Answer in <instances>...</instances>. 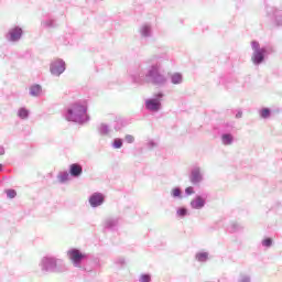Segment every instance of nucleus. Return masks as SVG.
Segmentation results:
<instances>
[{
	"mask_svg": "<svg viewBox=\"0 0 282 282\" xmlns=\"http://www.w3.org/2000/svg\"><path fill=\"white\" fill-rule=\"evenodd\" d=\"M189 206L193 210H202L206 206V197L197 195L191 200Z\"/></svg>",
	"mask_w": 282,
	"mask_h": 282,
	"instance_id": "2eb2a0df",
	"label": "nucleus"
},
{
	"mask_svg": "<svg viewBox=\"0 0 282 282\" xmlns=\"http://www.w3.org/2000/svg\"><path fill=\"white\" fill-rule=\"evenodd\" d=\"M147 147L148 149H155V147H158V142H155L154 140H149L147 142Z\"/></svg>",
	"mask_w": 282,
	"mask_h": 282,
	"instance_id": "f704fd0d",
	"label": "nucleus"
},
{
	"mask_svg": "<svg viewBox=\"0 0 282 282\" xmlns=\"http://www.w3.org/2000/svg\"><path fill=\"white\" fill-rule=\"evenodd\" d=\"M269 17L276 28H282V10L271 9L269 11Z\"/></svg>",
	"mask_w": 282,
	"mask_h": 282,
	"instance_id": "4468645a",
	"label": "nucleus"
},
{
	"mask_svg": "<svg viewBox=\"0 0 282 282\" xmlns=\"http://www.w3.org/2000/svg\"><path fill=\"white\" fill-rule=\"evenodd\" d=\"M57 182L58 184H66V182H69V172L67 171L58 172Z\"/></svg>",
	"mask_w": 282,
	"mask_h": 282,
	"instance_id": "412c9836",
	"label": "nucleus"
},
{
	"mask_svg": "<svg viewBox=\"0 0 282 282\" xmlns=\"http://www.w3.org/2000/svg\"><path fill=\"white\" fill-rule=\"evenodd\" d=\"M171 197H173V199H182V188L180 187L172 188Z\"/></svg>",
	"mask_w": 282,
	"mask_h": 282,
	"instance_id": "5701e85b",
	"label": "nucleus"
},
{
	"mask_svg": "<svg viewBox=\"0 0 282 282\" xmlns=\"http://www.w3.org/2000/svg\"><path fill=\"white\" fill-rule=\"evenodd\" d=\"M262 246H263L264 248H271V246H272V238H265V239H263V240H262Z\"/></svg>",
	"mask_w": 282,
	"mask_h": 282,
	"instance_id": "473e14b6",
	"label": "nucleus"
},
{
	"mask_svg": "<svg viewBox=\"0 0 282 282\" xmlns=\"http://www.w3.org/2000/svg\"><path fill=\"white\" fill-rule=\"evenodd\" d=\"M163 93L154 94L152 98L145 99V109L148 111L158 112L162 109Z\"/></svg>",
	"mask_w": 282,
	"mask_h": 282,
	"instance_id": "423d86ee",
	"label": "nucleus"
},
{
	"mask_svg": "<svg viewBox=\"0 0 282 282\" xmlns=\"http://www.w3.org/2000/svg\"><path fill=\"white\" fill-rule=\"evenodd\" d=\"M116 129V131H118V128H115Z\"/></svg>",
	"mask_w": 282,
	"mask_h": 282,
	"instance_id": "a19ab883",
	"label": "nucleus"
},
{
	"mask_svg": "<svg viewBox=\"0 0 282 282\" xmlns=\"http://www.w3.org/2000/svg\"><path fill=\"white\" fill-rule=\"evenodd\" d=\"M252 56L251 61L253 65H261L265 61V55L268 54V46H262L257 41L251 42Z\"/></svg>",
	"mask_w": 282,
	"mask_h": 282,
	"instance_id": "20e7f679",
	"label": "nucleus"
},
{
	"mask_svg": "<svg viewBox=\"0 0 282 282\" xmlns=\"http://www.w3.org/2000/svg\"><path fill=\"white\" fill-rule=\"evenodd\" d=\"M68 173L70 177L78 178L83 175V165L80 163H73L69 165Z\"/></svg>",
	"mask_w": 282,
	"mask_h": 282,
	"instance_id": "dca6fc26",
	"label": "nucleus"
},
{
	"mask_svg": "<svg viewBox=\"0 0 282 282\" xmlns=\"http://www.w3.org/2000/svg\"><path fill=\"white\" fill-rule=\"evenodd\" d=\"M8 43H19L23 39V29L19 25H14L8 30L4 35Z\"/></svg>",
	"mask_w": 282,
	"mask_h": 282,
	"instance_id": "0eeeda50",
	"label": "nucleus"
},
{
	"mask_svg": "<svg viewBox=\"0 0 282 282\" xmlns=\"http://www.w3.org/2000/svg\"><path fill=\"white\" fill-rule=\"evenodd\" d=\"M226 127L228 128V129H235V122H231V123H227L226 124Z\"/></svg>",
	"mask_w": 282,
	"mask_h": 282,
	"instance_id": "4c0bfd02",
	"label": "nucleus"
},
{
	"mask_svg": "<svg viewBox=\"0 0 282 282\" xmlns=\"http://www.w3.org/2000/svg\"><path fill=\"white\" fill-rule=\"evenodd\" d=\"M166 61V54L162 55H153L150 58L151 66L148 68L147 73L141 68L132 70L130 74V78L132 83L135 85H144V83H151L152 85H156V87H164L169 79L164 74H161L162 62Z\"/></svg>",
	"mask_w": 282,
	"mask_h": 282,
	"instance_id": "f257e3e1",
	"label": "nucleus"
},
{
	"mask_svg": "<svg viewBox=\"0 0 282 282\" xmlns=\"http://www.w3.org/2000/svg\"><path fill=\"white\" fill-rule=\"evenodd\" d=\"M17 116L20 120H28V118H30V110L25 107H21L18 109Z\"/></svg>",
	"mask_w": 282,
	"mask_h": 282,
	"instance_id": "aec40b11",
	"label": "nucleus"
},
{
	"mask_svg": "<svg viewBox=\"0 0 282 282\" xmlns=\"http://www.w3.org/2000/svg\"><path fill=\"white\" fill-rule=\"evenodd\" d=\"M238 281H239V282H250L251 279H250V275H249V274L241 273Z\"/></svg>",
	"mask_w": 282,
	"mask_h": 282,
	"instance_id": "7c9ffc66",
	"label": "nucleus"
},
{
	"mask_svg": "<svg viewBox=\"0 0 282 282\" xmlns=\"http://www.w3.org/2000/svg\"><path fill=\"white\" fill-rule=\"evenodd\" d=\"M220 140L224 147H230L235 142V137L231 133H223Z\"/></svg>",
	"mask_w": 282,
	"mask_h": 282,
	"instance_id": "6ab92c4d",
	"label": "nucleus"
},
{
	"mask_svg": "<svg viewBox=\"0 0 282 282\" xmlns=\"http://www.w3.org/2000/svg\"><path fill=\"white\" fill-rule=\"evenodd\" d=\"M70 263L74 268H83V261L87 259V254L83 253L80 249L72 248L66 252Z\"/></svg>",
	"mask_w": 282,
	"mask_h": 282,
	"instance_id": "39448f33",
	"label": "nucleus"
},
{
	"mask_svg": "<svg viewBox=\"0 0 282 282\" xmlns=\"http://www.w3.org/2000/svg\"><path fill=\"white\" fill-rule=\"evenodd\" d=\"M6 194H7V197H9V199H14V197H17V191L14 189H7Z\"/></svg>",
	"mask_w": 282,
	"mask_h": 282,
	"instance_id": "c756f323",
	"label": "nucleus"
},
{
	"mask_svg": "<svg viewBox=\"0 0 282 282\" xmlns=\"http://www.w3.org/2000/svg\"><path fill=\"white\" fill-rule=\"evenodd\" d=\"M189 182L193 186H199L204 182V171L199 166H194L189 173Z\"/></svg>",
	"mask_w": 282,
	"mask_h": 282,
	"instance_id": "1a4fd4ad",
	"label": "nucleus"
},
{
	"mask_svg": "<svg viewBox=\"0 0 282 282\" xmlns=\"http://www.w3.org/2000/svg\"><path fill=\"white\" fill-rule=\"evenodd\" d=\"M65 69V61H63L62 58H57L51 62L50 72L52 76H61V74H63Z\"/></svg>",
	"mask_w": 282,
	"mask_h": 282,
	"instance_id": "9b49d317",
	"label": "nucleus"
},
{
	"mask_svg": "<svg viewBox=\"0 0 282 282\" xmlns=\"http://www.w3.org/2000/svg\"><path fill=\"white\" fill-rule=\"evenodd\" d=\"M124 140H126V142H127L128 144H133V142H135V138H134L133 135H131V134H127V135L124 137Z\"/></svg>",
	"mask_w": 282,
	"mask_h": 282,
	"instance_id": "72a5a7b5",
	"label": "nucleus"
},
{
	"mask_svg": "<svg viewBox=\"0 0 282 282\" xmlns=\"http://www.w3.org/2000/svg\"><path fill=\"white\" fill-rule=\"evenodd\" d=\"M40 268L44 274H63V272H67V264L65 263V260L54 256L43 257L40 261Z\"/></svg>",
	"mask_w": 282,
	"mask_h": 282,
	"instance_id": "f03ea898",
	"label": "nucleus"
},
{
	"mask_svg": "<svg viewBox=\"0 0 282 282\" xmlns=\"http://www.w3.org/2000/svg\"><path fill=\"white\" fill-rule=\"evenodd\" d=\"M123 141L120 138L113 139L111 147L112 149H122Z\"/></svg>",
	"mask_w": 282,
	"mask_h": 282,
	"instance_id": "cd10ccee",
	"label": "nucleus"
},
{
	"mask_svg": "<svg viewBox=\"0 0 282 282\" xmlns=\"http://www.w3.org/2000/svg\"><path fill=\"white\" fill-rule=\"evenodd\" d=\"M0 155H6V148L0 147Z\"/></svg>",
	"mask_w": 282,
	"mask_h": 282,
	"instance_id": "58836bf2",
	"label": "nucleus"
},
{
	"mask_svg": "<svg viewBox=\"0 0 282 282\" xmlns=\"http://www.w3.org/2000/svg\"><path fill=\"white\" fill-rule=\"evenodd\" d=\"M2 169H3V165L0 163V171H2Z\"/></svg>",
	"mask_w": 282,
	"mask_h": 282,
	"instance_id": "ea45409f",
	"label": "nucleus"
},
{
	"mask_svg": "<svg viewBox=\"0 0 282 282\" xmlns=\"http://www.w3.org/2000/svg\"><path fill=\"white\" fill-rule=\"evenodd\" d=\"M272 111L270 110V108H262L260 110V117L263 118V120H268V118H270Z\"/></svg>",
	"mask_w": 282,
	"mask_h": 282,
	"instance_id": "a878e982",
	"label": "nucleus"
},
{
	"mask_svg": "<svg viewBox=\"0 0 282 282\" xmlns=\"http://www.w3.org/2000/svg\"><path fill=\"white\" fill-rule=\"evenodd\" d=\"M139 282H151V274L143 273L139 276Z\"/></svg>",
	"mask_w": 282,
	"mask_h": 282,
	"instance_id": "c85d7f7f",
	"label": "nucleus"
},
{
	"mask_svg": "<svg viewBox=\"0 0 282 282\" xmlns=\"http://www.w3.org/2000/svg\"><path fill=\"white\" fill-rule=\"evenodd\" d=\"M115 263H116V265H119V268H122V265H124V263H127V260H124L123 257H120L115 260Z\"/></svg>",
	"mask_w": 282,
	"mask_h": 282,
	"instance_id": "2f4dec72",
	"label": "nucleus"
},
{
	"mask_svg": "<svg viewBox=\"0 0 282 282\" xmlns=\"http://www.w3.org/2000/svg\"><path fill=\"white\" fill-rule=\"evenodd\" d=\"M208 257H210V254L208 252L199 251V252L196 253L195 259L199 263H206V261H208Z\"/></svg>",
	"mask_w": 282,
	"mask_h": 282,
	"instance_id": "4be33fe9",
	"label": "nucleus"
},
{
	"mask_svg": "<svg viewBox=\"0 0 282 282\" xmlns=\"http://www.w3.org/2000/svg\"><path fill=\"white\" fill-rule=\"evenodd\" d=\"M88 202L91 208H98V206H102V204H105V195L102 193L95 192L90 195Z\"/></svg>",
	"mask_w": 282,
	"mask_h": 282,
	"instance_id": "f8f14e48",
	"label": "nucleus"
},
{
	"mask_svg": "<svg viewBox=\"0 0 282 282\" xmlns=\"http://www.w3.org/2000/svg\"><path fill=\"white\" fill-rule=\"evenodd\" d=\"M29 94L33 98H39V96H41V94H43V87L39 84H34L30 87Z\"/></svg>",
	"mask_w": 282,
	"mask_h": 282,
	"instance_id": "f3484780",
	"label": "nucleus"
},
{
	"mask_svg": "<svg viewBox=\"0 0 282 282\" xmlns=\"http://www.w3.org/2000/svg\"><path fill=\"white\" fill-rule=\"evenodd\" d=\"M43 28L53 29L56 28V20L54 19H47L42 22Z\"/></svg>",
	"mask_w": 282,
	"mask_h": 282,
	"instance_id": "b1692460",
	"label": "nucleus"
},
{
	"mask_svg": "<svg viewBox=\"0 0 282 282\" xmlns=\"http://www.w3.org/2000/svg\"><path fill=\"white\" fill-rule=\"evenodd\" d=\"M97 133L101 138H113V129H111V126L102 122L97 126Z\"/></svg>",
	"mask_w": 282,
	"mask_h": 282,
	"instance_id": "ddd939ff",
	"label": "nucleus"
},
{
	"mask_svg": "<svg viewBox=\"0 0 282 282\" xmlns=\"http://www.w3.org/2000/svg\"><path fill=\"white\" fill-rule=\"evenodd\" d=\"M65 119L68 122H77V124H85L89 122V115H87V102H76L67 109Z\"/></svg>",
	"mask_w": 282,
	"mask_h": 282,
	"instance_id": "7ed1b4c3",
	"label": "nucleus"
},
{
	"mask_svg": "<svg viewBox=\"0 0 282 282\" xmlns=\"http://www.w3.org/2000/svg\"><path fill=\"white\" fill-rule=\"evenodd\" d=\"M120 217L118 216H108L102 221V227L105 230H110L113 232L115 230H118V226H120Z\"/></svg>",
	"mask_w": 282,
	"mask_h": 282,
	"instance_id": "9d476101",
	"label": "nucleus"
},
{
	"mask_svg": "<svg viewBox=\"0 0 282 282\" xmlns=\"http://www.w3.org/2000/svg\"><path fill=\"white\" fill-rule=\"evenodd\" d=\"M242 116H243V111L237 110L236 118L239 119V118H242Z\"/></svg>",
	"mask_w": 282,
	"mask_h": 282,
	"instance_id": "e433bc0d",
	"label": "nucleus"
},
{
	"mask_svg": "<svg viewBox=\"0 0 282 282\" xmlns=\"http://www.w3.org/2000/svg\"><path fill=\"white\" fill-rule=\"evenodd\" d=\"M176 215H177V217H181L182 219H184V217H186V215H188V209L186 207H178L176 209Z\"/></svg>",
	"mask_w": 282,
	"mask_h": 282,
	"instance_id": "bb28decb",
	"label": "nucleus"
},
{
	"mask_svg": "<svg viewBox=\"0 0 282 282\" xmlns=\"http://www.w3.org/2000/svg\"><path fill=\"white\" fill-rule=\"evenodd\" d=\"M170 82L172 85H182L184 83V75L182 73H172L170 75Z\"/></svg>",
	"mask_w": 282,
	"mask_h": 282,
	"instance_id": "a211bd4d",
	"label": "nucleus"
},
{
	"mask_svg": "<svg viewBox=\"0 0 282 282\" xmlns=\"http://www.w3.org/2000/svg\"><path fill=\"white\" fill-rule=\"evenodd\" d=\"M185 194L187 196L195 195V188L193 186L186 187L185 188Z\"/></svg>",
	"mask_w": 282,
	"mask_h": 282,
	"instance_id": "c9c22d12",
	"label": "nucleus"
},
{
	"mask_svg": "<svg viewBox=\"0 0 282 282\" xmlns=\"http://www.w3.org/2000/svg\"><path fill=\"white\" fill-rule=\"evenodd\" d=\"M138 32L142 41H151L153 39V24L145 22L139 26Z\"/></svg>",
	"mask_w": 282,
	"mask_h": 282,
	"instance_id": "6e6552de",
	"label": "nucleus"
},
{
	"mask_svg": "<svg viewBox=\"0 0 282 282\" xmlns=\"http://www.w3.org/2000/svg\"><path fill=\"white\" fill-rule=\"evenodd\" d=\"M240 230H243V227L239 225L238 223H231L229 226V232H240Z\"/></svg>",
	"mask_w": 282,
	"mask_h": 282,
	"instance_id": "393cba45",
	"label": "nucleus"
}]
</instances>
